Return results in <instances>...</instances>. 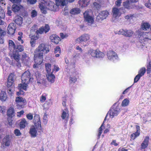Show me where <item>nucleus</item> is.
Masks as SVG:
<instances>
[{
    "instance_id": "nucleus-1",
    "label": "nucleus",
    "mask_w": 151,
    "mask_h": 151,
    "mask_svg": "<svg viewBox=\"0 0 151 151\" xmlns=\"http://www.w3.org/2000/svg\"><path fill=\"white\" fill-rule=\"evenodd\" d=\"M30 79V73L29 71H26L22 74L21 77L22 83L19 85L18 89L19 91L17 92V95L19 96L24 94V93L22 90L25 91L27 90V84Z\"/></svg>"
},
{
    "instance_id": "nucleus-2",
    "label": "nucleus",
    "mask_w": 151,
    "mask_h": 151,
    "mask_svg": "<svg viewBox=\"0 0 151 151\" xmlns=\"http://www.w3.org/2000/svg\"><path fill=\"white\" fill-rule=\"evenodd\" d=\"M120 112V109L118 106V104L116 103H115L111 108L108 113L107 114L106 118H105L103 124L101 127L99 128L98 137L99 138L102 133V131L103 129V127L104 126V123L106 120V117L109 115L110 118L111 119L113 118L115 116H117Z\"/></svg>"
},
{
    "instance_id": "nucleus-3",
    "label": "nucleus",
    "mask_w": 151,
    "mask_h": 151,
    "mask_svg": "<svg viewBox=\"0 0 151 151\" xmlns=\"http://www.w3.org/2000/svg\"><path fill=\"white\" fill-rule=\"evenodd\" d=\"M33 122L34 125L30 127L29 133L32 137H35L37 134L38 129H40L41 127L40 117L38 115L35 114V115Z\"/></svg>"
},
{
    "instance_id": "nucleus-4",
    "label": "nucleus",
    "mask_w": 151,
    "mask_h": 151,
    "mask_svg": "<svg viewBox=\"0 0 151 151\" xmlns=\"http://www.w3.org/2000/svg\"><path fill=\"white\" fill-rule=\"evenodd\" d=\"M39 7L41 12L45 14L47 13V10L55 11L57 8L56 4L50 1H45L44 4H39Z\"/></svg>"
},
{
    "instance_id": "nucleus-5",
    "label": "nucleus",
    "mask_w": 151,
    "mask_h": 151,
    "mask_svg": "<svg viewBox=\"0 0 151 151\" xmlns=\"http://www.w3.org/2000/svg\"><path fill=\"white\" fill-rule=\"evenodd\" d=\"M49 51L48 46L44 43L40 44L36 49L35 53L43 55L47 53Z\"/></svg>"
},
{
    "instance_id": "nucleus-6",
    "label": "nucleus",
    "mask_w": 151,
    "mask_h": 151,
    "mask_svg": "<svg viewBox=\"0 0 151 151\" xmlns=\"http://www.w3.org/2000/svg\"><path fill=\"white\" fill-rule=\"evenodd\" d=\"M88 55L92 58H102L104 56V54L99 50H89L88 52Z\"/></svg>"
},
{
    "instance_id": "nucleus-7",
    "label": "nucleus",
    "mask_w": 151,
    "mask_h": 151,
    "mask_svg": "<svg viewBox=\"0 0 151 151\" xmlns=\"http://www.w3.org/2000/svg\"><path fill=\"white\" fill-rule=\"evenodd\" d=\"M43 55L34 53V60L35 64L33 65L34 68H37L42 63L43 60Z\"/></svg>"
},
{
    "instance_id": "nucleus-8",
    "label": "nucleus",
    "mask_w": 151,
    "mask_h": 151,
    "mask_svg": "<svg viewBox=\"0 0 151 151\" xmlns=\"http://www.w3.org/2000/svg\"><path fill=\"white\" fill-rule=\"evenodd\" d=\"M90 11H86L83 13L85 20L89 24H92L94 22V18L91 15Z\"/></svg>"
},
{
    "instance_id": "nucleus-9",
    "label": "nucleus",
    "mask_w": 151,
    "mask_h": 151,
    "mask_svg": "<svg viewBox=\"0 0 151 151\" xmlns=\"http://www.w3.org/2000/svg\"><path fill=\"white\" fill-rule=\"evenodd\" d=\"M15 101L17 104L16 106L18 108H22L26 102V100L20 96L16 97Z\"/></svg>"
},
{
    "instance_id": "nucleus-10",
    "label": "nucleus",
    "mask_w": 151,
    "mask_h": 151,
    "mask_svg": "<svg viewBox=\"0 0 151 151\" xmlns=\"http://www.w3.org/2000/svg\"><path fill=\"white\" fill-rule=\"evenodd\" d=\"M108 59L111 61H114L118 59L117 54L114 51L110 50L107 54Z\"/></svg>"
},
{
    "instance_id": "nucleus-11",
    "label": "nucleus",
    "mask_w": 151,
    "mask_h": 151,
    "mask_svg": "<svg viewBox=\"0 0 151 151\" xmlns=\"http://www.w3.org/2000/svg\"><path fill=\"white\" fill-rule=\"evenodd\" d=\"M118 34L122 35L127 37H130L132 35L133 32L131 30L121 29L118 32Z\"/></svg>"
},
{
    "instance_id": "nucleus-12",
    "label": "nucleus",
    "mask_w": 151,
    "mask_h": 151,
    "mask_svg": "<svg viewBox=\"0 0 151 151\" xmlns=\"http://www.w3.org/2000/svg\"><path fill=\"white\" fill-rule=\"evenodd\" d=\"M109 15V12L107 11H102L97 16L96 20L99 21L102 20L106 19Z\"/></svg>"
},
{
    "instance_id": "nucleus-13",
    "label": "nucleus",
    "mask_w": 151,
    "mask_h": 151,
    "mask_svg": "<svg viewBox=\"0 0 151 151\" xmlns=\"http://www.w3.org/2000/svg\"><path fill=\"white\" fill-rule=\"evenodd\" d=\"M50 28L49 25L46 24L44 27H42L37 30L36 32V34H42L44 32L45 33H47L50 30Z\"/></svg>"
},
{
    "instance_id": "nucleus-14",
    "label": "nucleus",
    "mask_w": 151,
    "mask_h": 151,
    "mask_svg": "<svg viewBox=\"0 0 151 151\" xmlns=\"http://www.w3.org/2000/svg\"><path fill=\"white\" fill-rule=\"evenodd\" d=\"M90 37L87 34L83 35L77 38L76 42L78 43H82L83 42H86L89 40Z\"/></svg>"
},
{
    "instance_id": "nucleus-15",
    "label": "nucleus",
    "mask_w": 151,
    "mask_h": 151,
    "mask_svg": "<svg viewBox=\"0 0 151 151\" xmlns=\"http://www.w3.org/2000/svg\"><path fill=\"white\" fill-rule=\"evenodd\" d=\"M11 139L10 136L7 135L5 136L3 139L2 143V145L1 147L3 146L4 148V146H9L11 143Z\"/></svg>"
},
{
    "instance_id": "nucleus-16",
    "label": "nucleus",
    "mask_w": 151,
    "mask_h": 151,
    "mask_svg": "<svg viewBox=\"0 0 151 151\" xmlns=\"http://www.w3.org/2000/svg\"><path fill=\"white\" fill-rule=\"evenodd\" d=\"M50 39L51 41L54 44L57 45L61 39L59 37L56 35H52L50 36Z\"/></svg>"
},
{
    "instance_id": "nucleus-17",
    "label": "nucleus",
    "mask_w": 151,
    "mask_h": 151,
    "mask_svg": "<svg viewBox=\"0 0 151 151\" xmlns=\"http://www.w3.org/2000/svg\"><path fill=\"white\" fill-rule=\"evenodd\" d=\"M120 10V9L117 7L113 8L112 11L113 17L116 18L120 16L122 14Z\"/></svg>"
},
{
    "instance_id": "nucleus-18",
    "label": "nucleus",
    "mask_w": 151,
    "mask_h": 151,
    "mask_svg": "<svg viewBox=\"0 0 151 151\" xmlns=\"http://www.w3.org/2000/svg\"><path fill=\"white\" fill-rule=\"evenodd\" d=\"M15 24L14 23L10 24L7 28V33L10 35L13 34L15 30Z\"/></svg>"
},
{
    "instance_id": "nucleus-19",
    "label": "nucleus",
    "mask_w": 151,
    "mask_h": 151,
    "mask_svg": "<svg viewBox=\"0 0 151 151\" xmlns=\"http://www.w3.org/2000/svg\"><path fill=\"white\" fill-rule=\"evenodd\" d=\"M146 33H140L139 35V40L141 42H143L146 41H147L149 40H151V38H148L146 35Z\"/></svg>"
},
{
    "instance_id": "nucleus-20",
    "label": "nucleus",
    "mask_w": 151,
    "mask_h": 151,
    "mask_svg": "<svg viewBox=\"0 0 151 151\" xmlns=\"http://www.w3.org/2000/svg\"><path fill=\"white\" fill-rule=\"evenodd\" d=\"M13 56L16 62V64L18 68L20 67L21 65L20 63L19 62V56L18 52H13Z\"/></svg>"
},
{
    "instance_id": "nucleus-21",
    "label": "nucleus",
    "mask_w": 151,
    "mask_h": 151,
    "mask_svg": "<svg viewBox=\"0 0 151 151\" xmlns=\"http://www.w3.org/2000/svg\"><path fill=\"white\" fill-rule=\"evenodd\" d=\"M61 117L63 120L67 122L69 119V114L68 111L67 109L63 111L61 114Z\"/></svg>"
},
{
    "instance_id": "nucleus-22",
    "label": "nucleus",
    "mask_w": 151,
    "mask_h": 151,
    "mask_svg": "<svg viewBox=\"0 0 151 151\" xmlns=\"http://www.w3.org/2000/svg\"><path fill=\"white\" fill-rule=\"evenodd\" d=\"M141 28L143 30L148 31L151 30V26L149 23L147 22H145L142 23L141 25Z\"/></svg>"
},
{
    "instance_id": "nucleus-23",
    "label": "nucleus",
    "mask_w": 151,
    "mask_h": 151,
    "mask_svg": "<svg viewBox=\"0 0 151 151\" xmlns=\"http://www.w3.org/2000/svg\"><path fill=\"white\" fill-rule=\"evenodd\" d=\"M90 0H80L78 4L80 7L83 8L86 6L88 4Z\"/></svg>"
},
{
    "instance_id": "nucleus-24",
    "label": "nucleus",
    "mask_w": 151,
    "mask_h": 151,
    "mask_svg": "<svg viewBox=\"0 0 151 151\" xmlns=\"http://www.w3.org/2000/svg\"><path fill=\"white\" fill-rule=\"evenodd\" d=\"M23 9V7L18 4H14L12 6V10L14 12H18Z\"/></svg>"
},
{
    "instance_id": "nucleus-25",
    "label": "nucleus",
    "mask_w": 151,
    "mask_h": 151,
    "mask_svg": "<svg viewBox=\"0 0 151 151\" xmlns=\"http://www.w3.org/2000/svg\"><path fill=\"white\" fill-rule=\"evenodd\" d=\"M149 137H146L143 142L141 144V147L142 149H145L147 147L149 144Z\"/></svg>"
},
{
    "instance_id": "nucleus-26",
    "label": "nucleus",
    "mask_w": 151,
    "mask_h": 151,
    "mask_svg": "<svg viewBox=\"0 0 151 151\" xmlns=\"http://www.w3.org/2000/svg\"><path fill=\"white\" fill-rule=\"evenodd\" d=\"M52 72L46 73V76L47 80L51 83H53L54 82L55 76L52 74Z\"/></svg>"
},
{
    "instance_id": "nucleus-27",
    "label": "nucleus",
    "mask_w": 151,
    "mask_h": 151,
    "mask_svg": "<svg viewBox=\"0 0 151 151\" xmlns=\"http://www.w3.org/2000/svg\"><path fill=\"white\" fill-rule=\"evenodd\" d=\"M81 12L80 8L77 7H74L70 11V14L72 15H77L79 14Z\"/></svg>"
},
{
    "instance_id": "nucleus-28",
    "label": "nucleus",
    "mask_w": 151,
    "mask_h": 151,
    "mask_svg": "<svg viewBox=\"0 0 151 151\" xmlns=\"http://www.w3.org/2000/svg\"><path fill=\"white\" fill-rule=\"evenodd\" d=\"M22 62L26 65H27L30 61V58L25 53H23L22 55Z\"/></svg>"
},
{
    "instance_id": "nucleus-29",
    "label": "nucleus",
    "mask_w": 151,
    "mask_h": 151,
    "mask_svg": "<svg viewBox=\"0 0 151 151\" xmlns=\"http://www.w3.org/2000/svg\"><path fill=\"white\" fill-rule=\"evenodd\" d=\"M9 50L12 52H14L15 51L17 50L16 49V47L14 42L12 40H9Z\"/></svg>"
},
{
    "instance_id": "nucleus-30",
    "label": "nucleus",
    "mask_w": 151,
    "mask_h": 151,
    "mask_svg": "<svg viewBox=\"0 0 151 151\" xmlns=\"http://www.w3.org/2000/svg\"><path fill=\"white\" fill-rule=\"evenodd\" d=\"M123 5L125 8L129 9L135 8L134 5L129 4V1L124 2L123 3Z\"/></svg>"
},
{
    "instance_id": "nucleus-31",
    "label": "nucleus",
    "mask_w": 151,
    "mask_h": 151,
    "mask_svg": "<svg viewBox=\"0 0 151 151\" xmlns=\"http://www.w3.org/2000/svg\"><path fill=\"white\" fill-rule=\"evenodd\" d=\"M14 110L12 107H10L8 109L7 111V115L8 116L12 117L14 116Z\"/></svg>"
},
{
    "instance_id": "nucleus-32",
    "label": "nucleus",
    "mask_w": 151,
    "mask_h": 151,
    "mask_svg": "<svg viewBox=\"0 0 151 151\" xmlns=\"http://www.w3.org/2000/svg\"><path fill=\"white\" fill-rule=\"evenodd\" d=\"M14 82L13 75L10 74L8 77V81L7 82V86L8 87H9L13 84Z\"/></svg>"
},
{
    "instance_id": "nucleus-33",
    "label": "nucleus",
    "mask_w": 151,
    "mask_h": 151,
    "mask_svg": "<svg viewBox=\"0 0 151 151\" xmlns=\"http://www.w3.org/2000/svg\"><path fill=\"white\" fill-rule=\"evenodd\" d=\"M14 21L16 24L21 25L22 23V18L19 16H17L15 18Z\"/></svg>"
},
{
    "instance_id": "nucleus-34",
    "label": "nucleus",
    "mask_w": 151,
    "mask_h": 151,
    "mask_svg": "<svg viewBox=\"0 0 151 151\" xmlns=\"http://www.w3.org/2000/svg\"><path fill=\"white\" fill-rule=\"evenodd\" d=\"M7 98L6 94L5 91H1L0 94V100L2 101H5Z\"/></svg>"
},
{
    "instance_id": "nucleus-35",
    "label": "nucleus",
    "mask_w": 151,
    "mask_h": 151,
    "mask_svg": "<svg viewBox=\"0 0 151 151\" xmlns=\"http://www.w3.org/2000/svg\"><path fill=\"white\" fill-rule=\"evenodd\" d=\"M57 6L59 5L65 6L68 3L67 0H56Z\"/></svg>"
},
{
    "instance_id": "nucleus-36",
    "label": "nucleus",
    "mask_w": 151,
    "mask_h": 151,
    "mask_svg": "<svg viewBox=\"0 0 151 151\" xmlns=\"http://www.w3.org/2000/svg\"><path fill=\"white\" fill-rule=\"evenodd\" d=\"M129 103V100L127 98L123 100L121 103V106L122 107H126L128 106Z\"/></svg>"
},
{
    "instance_id": "nucleus-37",
    "label": "nucleus",
    "mask_w": 151,
    "mask_h": 151,
    "mask_svg": "<svg viewBox=\"0 0 151 151\" xmlns=\"http://www.w3.org/2000/svg\"><path fill=\"white\" fill-rule=\"evenodd\" d=\"M27 123L24 119H23L20 122V127L21 128H24Z\"/></svg>"
},
{
    "instance_id": "nucleus-38",
    "label": "nucleus",
    "mask_w": 151,
    "mask_h": 151,
    "mask_svg": "<svg viewBox=\"0 0 151 151\" xmlns=\"http://www.w3.org/2000/svg\"><path fill=\"white\" fill-rule=\"evenodd\" d=\"M45 67L47 72L46 73L52 72L51 71V66L50 64L49 63H46L45 64Z\"/></svg>"
},
{
    "instance_id": "nucleus-39",
    "label": "nucleus",
    "mask_w": 151,
    "mask_h": 151,
    "mask_svg": "<svg viewBox=\"0 0 151 151\" xmlns=\"http://www.w3.org/2000/svg\"><path fill=\"white\" fill-rule=\"evenodd\" d=\"M146 72L145 68H142L139 70L138 73V75L141 76H142Z\"/></svg>"
},
{
    "instance_id": "nucleus-40",
    "label": "nucleus",
    "mask_w": 151,
    "mask_h": 151,
    "mask_svg": "<svg viewBox=\"0 0 151 151\" xmlns=\"http://www.w3.org/2000/svg\"><path fill=\"white\" fill-rule=\"evenodd\" d=\"M30 37L31 39L36 40L40 37L39 35L38 34H36V35H33L32 34H30Z\"/></svg>"
},
{
    "instance_id": "nucleus-41",
    "label": "nucleus",
    "mask_w": 151,
    "mask_h": 151,
    "mask_svg": "<svg viewBox=\"0 0 151 151\" xmlns=\"http://www.w3.org/2000/svg\"><path fill=\"white\" fill-rule=\"evenodd\" d=\"M16 49H17V50H14L15 52H19L23 51L24 50V47L22 45H19L17 46V47H16Z\"/></svg>"
},
{
    "instance_id": "nucleus-42",
    "label": "nucleus",
    "mask_w": 151,
    "mask_h": 151,
    "mask_svg": "<svg viewBox=\"0 0 151 151\" xmlns=\"http://www.w3.org/2000/svg\"><path fill=\"white\" fill-rule=\"evenodd\" d=\"M43 122L45 124H46L47 123L48 121V117H47V115L45 114L43 117Z\"/></svg>"
},
{
    "instance_id": "nucleus-43",
    "label": "nucleus",
    "mask_w": 151,
    "mask_h": 151,
    "mask_svg": "<svg viewBox=\"0 0 151 151\" xmlns=\"http://www.w3.org/2000/svg\"><path fill=\"white\" fill-rule=\"evenodd\" d=\"M77 78L75 76L71 77L70 79V82L71 83H74L77 81Z\"/></svg>"
},
{
    "instance_id": "nucleus-44",
    "label": "nucleus",
    "mask_w": 151,
    "mask_h": 151,
    "mask_svg": "<svg viewBox=\"0 0 151 151\" xmlns=\"http://www.w3.org/2000/svg\"><path fill=\"white\" fill-rule=\"evenodd\" d=\"M31 17L33 18L36 17L37 15V12L35 10H33L31 12Z\"/></svg>"
},
{
    "instance_id": "nucleus-45",
    "label": "nucleus",
    "mask_w": 151,
    "mask_h": 151,
    "mask_svg": "<svg viewBox=\"0 0 151 151\" xmlns=\"http://www.w3.org/2000/svg\"><path fill=\"white\" fill-rule=\"evenodd\" d=\"M37 2V0H27V2L28 4H34Z\"/></svg>"
},
{
    "instance_id": "nucleus-46",
    "label": "nucleus",
    "mask_w": 151,
    "mask_h": 151,
    "mask_svg": "<svg viewBox=\"0 0 151 151\" xmlns=\"http://www.w3.org/2000/svg\"><path fill=\"white\" fill-rule=\"evenodd\" d=\"M14 133L16 136H20L21 134V133L20 131L18 129H15Z\"/></svg>"
},
{
    "instance_id": "nucleus-47",
    "label": "nucleus",
    "mask_w": 151,
    "mask_h": 151,
    "mask_svg": "<svg viewBox=\"0 0 151 151\" xmlns=\"http://www.w3.org/2000/svg\"><path fill=\"white\" fill-rule=\"evenodd\" d=\"M46 99V96L45 95H42L40 98V101L41 103L44 102Z\"/></svg>"
},
{
    "instance_id": "nucleus-48",
    "label": "nucleus",
    "mask_w": 151,
    "mask_h": 151,
    "mask_svg": "<svg viewBox=\"0 0 151 151\" xmlns=\"http://www.w3.org/2000/svg\"><path fill=\"white\" fill-rule=\"evenodd\" d=\"M61 53V49L59 46H56L54 49V53Z\"/></svg>"
},
{
    "instance_id": "nucleus-49",
    "label": "nucleus",
    "mask_w": 151,
    "mask_h": 151,
    "mask_svg": "<svg viewBox=\"0 0 151 151\" xmlns=\"http://www.w3.org/2000/svg\"><path fill=\"white\" fill-rule=\"evenodd\" d=\"M6 107L3 106H0V113L4 114L6 111Z\"/></svg>"
},
{
    "instance_id": "nucleus-50",
    "label": "nucleus",
    "mask_w": 151,
    "mask_h": 151,
    "mask_svg": "<svg viewBox=\"0 0 151 151\" xmlns=\"http://www.w3.org/2000/svg\"><path fill=\"white\" fill-rule=\"evenodd\" d=\"M37 29V25H34L31 28V32H35V30Z\"/></svg>"
},
{
    "instance_id": "nucleus-51",
    "label": "nucleus",
    "mask_w": 151,
    "mask_h": 151,
    "mask_svg": "<svg viewBox=\"0 0 151 151\" xmlns=\"http://www.w3.org/2000/svg\"><path fill=\"white\" fill-rule=\"evenodd\" d=\"M134 17V14H129L125 17V18L126 19H131Z\"/></svg>"
},
{
    "instance_id": "nucleus-52",
    "label": "nucleus",
    "mask_w": 151,
    "mask_h": 151,
    "mask_svg": "<svg viewBox=\"0 0 151 151\" xmlns=\"http://www.w3.org/2000/svg\"><path fill=\"white\" fill-rule=\"evenodd\" d=\"M150 3H145V5L146 6L151 9V0H148Z\"/></svg>"
},
{
    "instance_id": "nucleus-53",
    "label": "nucleus",
    "mask_w": 151,
    "mask_h": 151,
    "mask_svg": "<svg viewBox=\"0 0 151 151\" xmlns=\"http://www.w3.org/2000/svg\"><path fill=\"white\" fill-rule=\"evenodd\" d=\"M36 42V40L31 39L30 43L32 47H34L35 46Z\"/></svg>"
},
{
    "instance_id": "nucleus-54",
    "label": "nucleus",
    "mask_w": 151,
    "mask_h": 151,
    "mask_svg": "<svg viewBox=\"0 0 151 151\" xmlns=\"http://www.w3.org/2000/svg\"><path fill=\"white\" fill-rule=\"evenodd\" d=\"M141 76H140L138 74L134 78V83L137 82L138 80L140 78Z\"/></svg>"
},
{
    "instance_id": "nucleus-55",
    "label": "nucleus",
    "mask_w": 151,
    "mask_h": 151,
    "mask_svg": "<svg viewBox=\"0 0 151 151\" xmlns=\"http://www.w3.org/2000/svg\"><path fill=\"white\" fill-rule=\"evenodd\" d=\"M60 37L62 39H64L65 38H67L68 36V35L66 34H64L62 33H60Z\"/></svg>"
},
{
    "instance_id": "nucleus-56",
    "label": "nucleus",
    "mask_w": 151,
    "mask_h": 151,
    "mask_svg": "<svg viewBox=\"0 0 151 151\" xmlns=\"http://www.w3.org/2000/svg\"><path fill=\"white\" fill-rule=\"evenodd\" d=\"M122 0H117L115 2V4L117 6H120L122 3Z\"/></svg>"
},
{
    "instance_id": "nucleus-57",
    "label": "nucleus",
    "mask_w": 151,
    "mask_h": 151,
    "mask_svg": "<svg viewBox=\"0 0 151 151\" xmlns=\"http://www.w3.org/2000/svg\"><path fill=\"white\" fill-rule=\"evenodd\" d=\"M139 135H137L136 134V132L135 133H133L132 134L131 136V138L132 139H134L136 137L139 136Z\"/></svg>"
},
{
    "instance_id": "nucleus-58",
    "label": "nucleus",
    "mask_w": 151,
    "mask_h": 151,
    "mask_svg": "<svg viewBox=\"0 0 151 151\" xmlns=\"http://www.w3.org/2000/svg\"><path fill=\"white\" fill-rule=\"evenodd\" d=\"M136 127L137 129L136 134L137 135H139L140 134V127L138 125H136Z\"/></svg>"
},
{
    "instance_id": "nucleus-59",
    "label": "nucleus",
    "mask_w": 151,
    "mask_h": 151,
    "mask_svg": "<svg viewBox=\"0 0 151 151\" xmlns=\"http://www.w3.org/2000/svg\"><path fill=\"white\" fill-rule=\"evenodd\" d=\"M27 118L29 120H32L33 119V115H32L31 114L29 113L27 115Z\"/></svg>"
},
{
    "instance_id": "nucleus-60",
    "label": "nucleus",
    "mask_w": 151,
    "mask_h": 151,
    "mask_svg": "<svg viewBox=\"0 0 151 151\" xmlns=\"http://www.w3.org/2000/svg\"><path fill=\"white\" fill-rule=\"evenodd\" d=\"M111 144L112 145H114L115 146H116L118 145L119 144L116 142V140H113L111 143Z\"/></svg>"
},
{
    "instance_id": "nucleus-61",
    "label": "nucleus",
    "mask_w": 151,
    "mask_h": 151,
    "mask_svg": "<svg viewBox=\"0 0 151 151\" xmlns=\"http://www.w3.org/2000/svg\"><path fill=\"white\" fill-rule=\"evenodd\" d=\"M59 70V68L58 65H54V68L53 70L56 71H58Z\"/></svg>"
},
{
    "instance_id": "nucleus-62",
    "label": "nucleus",
    "mask_w": 151,
    "mask_h": 151,
    "mask_svg": "<svg viewBox=\"0 0 151 151\" xmlns=\"http://www.w3.org/2000/svg\"><path fill=\"white\" fill-rule=\"evenodd\" d=\"M24 113V111L22 110L19 112H17V116L19 117H20L21 115L23 114Z\"/></svg>"
},
{
    "instance_id": "nucleus-63",
    "label": "nucleus",
    "mask_w": 151,
    "mask_h": 151,
    "mask_svg": "<svg viewBox=\"0 0 151 151\" xmlns=\"http://www.w3.org/2000/svg\"><path fill=\"white\" fill-rule=\"evenodd\" d=\"M11 1L14 3H18L21 1V0H9Z\"/></svg>"
},
{
    "instance_id": "nucleus-64",
    "label": "nucleus",
    "mask_w": 151,
    "mask_h": 151,
    "mask_svg": "<svg viewBox=\"0 0 151 151\" xmlns=\"http://www.w3.org/2000/svg\"><path fill=\"white\" fill-rule=\"evenodd\" d=\"M5 32L3 30L0 29V36H2L5 35Z\"/></svg>"
}]
</instances>
